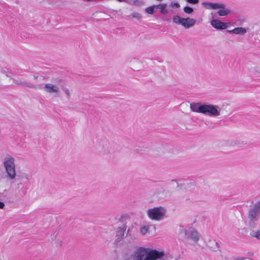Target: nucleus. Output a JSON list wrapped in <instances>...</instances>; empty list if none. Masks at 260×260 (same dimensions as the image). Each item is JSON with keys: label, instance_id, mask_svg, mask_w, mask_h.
<instances>
[{"label": "nucleus", "instance_id": "nucleus-23", "mask_svg": "<svg viewBox=\"0 0 260 260\" xmlns=\"http://www.w3.org/2000/svg\"><path fill=\"white\" fill-rule=\"evenodd\" d=\"M170 7L172 8H178L180 7V4L177 2H172L170 4Z\"/></svg>", "mask_w": 260, "mask_h": 260}, {"label": "nucleus", "instance_id": "nucleus-25", "mask_svg": "<svg viewBox=\"0 0 260 260\" xmlns=\"http://www.w3.org/2000/svg\"><path fill=\"white\" fill-rule=\"evenodd\" d=\"M253 236L254 237H255L257 239L260 240V230L259 231H256V232H255L253 234Z\"/></svg>", "mask_w": 260, "mask_h": 260}, {"label": "nucleus", "instance_id": "nucleus-2", "mask_svg": "<svg viewBox=\"0 0 260 260\" xmlns=\"http://www.w3.org/2000/svg\"><path fill=\"white\" fill-rule=\"evenodd\" d=\"M165 253L149 248L140 247L133 254V260H165Z\"/></svg>", "mask_w": 260, "mask_h": 260}, {"label": "nucleus", "instance_id": "nucleus-21", "mask_svg": "<svg viewBox=\"0 0 260 260\" xmlns=\"http://www.w3.org/2000/svg\"><path fill=\"white\" fill-rule=\"evenodd\" d=\"M184 12L187 14H191L193 12V9L188 6L183 8Z\"/></svg>", "mask_w": 260, "mask_h": 260}, {"label": "nucleus", "instance_id": "nucleus-12", "mask_svg": "<svg viewBox=\"0 0 260 260\" xmlns=\"http://www.w3.org/2000/svg\"><path fill=\"white\" fill-rule=\"evenodd\" d=\"M195 23L196 20L192 18H183L181 25L185 28H189L194 25Z\"/></svg>", "mask_w": 260, "mask_h": 260}, {"label": "nucleus", "instance_id": "nucleus-29", "mask_svg": "<svg viewBox=\"0 0 260 260\" xmlns=\"http://www.w3.org/2000/svg\"><path fill=\"white\" fill-rule=\"evenodd\" d=\"M133 17H136L139 18L140 16V15H139V14H137V16H135L134 14H133Z\"/></svg>", "mask_w": 260, "mask_h": 260}, {"label": "nucleus", "instance_id": "nucleus-11", "mask_svg": "<svg viewBox=\"0 0 260 260\" xmlns=\"http://www.w3.org/2000/svg\"><path fill=\"white\" fill-rule=\"evenodd\" d=\"M126 230V226L125 225H122L117 229L116 233V237L117 241H120L122 240L125 235Z\"/></svg>", "mask_w": 260, "mask_h": 260}, {"label": "nucleus", "instance_id": "nucleus-17", "mask_svg": "<svg viewBox=\"0 0 260 260\" xmlns=\"http://www.w3.org/2000/svg\"><path fill=\"white\" fill-rule=\"evenodd\" d=\"M183 18L178 15H175L173 17V21L176 24L181 25Z\"/></svg>", "mask_w": 260, "mask_h": 260}, {"label": "nucleus", "instance_id": "nucleus-13", "mask_svg": "<svg viewBox=\"0 0 260 260\" xmlns=\"http://www.w3.org/2000/svg\"><path fill=\"white\" fill-rule=\"evenodd\" d=\"M167 5L166 4H160L156 6V8L157 9H159L160 13L162 14H166L168 13V10L167 9Z\"/></svg>", "mask_w": 260, "mask_h": 260}, {"label": "nucleus", "instance_id": "nucleus-16", "mask_svg": "<svg viewBox=\"0 0 260 260\" xmlns=\"http://www.w3.org/2000/svg\"><path fill=\"white\" fill-rule=\"evenodd\" d=\"M61 86H62V85ZM61 88L62 89V91L64 92L67 98H70L72 95L71 90L69 88L66 87L63 88L62 87H61Z\"/></svg>", "mask_w": 260, "mask_h": 260}, {"label": "nucleus", "instance_id": "nucleus-6", "mask_svg": "<svg viewBox=\"0 0 260 260\" xmlns=\"http://www.w3.org/2000/svg\"><path fill=\"white\" fill-rule=\"evenodd\" d=\"M166 212L167 210L165 207L158 206L148 209L147 215L150 219L159 221L165 217Z\"/></svg>", "mask_w": 260, "mask_h": 260}, {"label": "nucleus", "instance_id": "nucleus-28", "mask_svg": "<svg viewBox=\"0 0 260 260\" xmlns=\"http://www.w3.org/2000/svg\"><path fill=\"white\" fill-rule=\"evenodd\" d=\"M5 206V204L3 202L0 201V209H3Z\"/></svg>", "mask_w": 260, "mask_h": 260}, {"label": "nucleus", "instance_id": "nucleus-27", "mask_svg": "<svg viewBox=\"0 0 260 260\" xmlns=\"http://www.w3.org/2000/svg\"><path fill=\"white\" fill-rule=\"evenodd\" d=\"M254 205L256 207L258 210L260 211V199L256 201Z\"/></svg>", "mask_w": 260, "mask_h": 260}, {"label": "nucleus", "instance_id": "nucleus-3", "mask_svg": "<svg viewBox=\"0 0 260 260\" xmlns=\"http://www.w3.org/2000/svg\"><path fill=\"white\" fill-rule=\"evenodd\" d=\"M64 81L60 78H55L43 85V90L47 94L54 98L59 97L61 94V87Z\"/></svg>", "mask_w": 260, "mask_h": 260}, {"label": "nucleus", "instance_id": "nucleus-30", "mask_svg": "<svg viewBox=\"0 0 260 260\" xmlns=\"http://www.w3.org/2000/svg\"><path fill=\"white\" fill-rule=\"evenodd\" d=\"M214 243H215V245L217 246V247H218V243L217 242H214Z\"/></svg>", "mask_w": 260, "mask_h": 260}, {"label": "nucleus", "instance_id": "nucleus-26", "mask_svg": "<svg viewBox=\"0 0 260 260\" xmlns=\"http://www.w3.org/2000/svg\"><path fill=\"white\" fill-rule=\"evenodd\" d=\"M186 2L193 5H196L199 3V0H186Z\"/></svg>", "mask_w": 260, "mask_h": 260}, {"label": "nucleus", "instance_id": "nucleus-4", "mask_svg": "<svg viewBox=\"0 0 260 260\" xmlns=\"http://www.w3.org/2000/svg\"><path fill=\"white\" fill-rule=\"evenodd\" d=\"M3 164L7 177L10 180H14L16 176L14 157L9 154L6 155L4 158Z\"/></svg>", "mask_w": 260, "mask_h": 260}, {"label": "nucleus", "instance_id": "nucleus-10", "mask_svg": "<svg viewBox=\"0 0 260 260\" xmlns=\"http://www.w3.org/2000/svg\"><path fill=\"white\" fill-rule=\"evenodd\" d=\"M12 80L13 81L14 83L17 85L22 86L24 87H29V88H35V85H33V84L23 80L22 79L20 78H14L13 77Z\"/></svg>", "mask_w": 260, "mask_h": 260}, {"label": "nucleus", "instance_id": "nucleus-22", "mask_svg": "<svg viewBox=\"0 0 260 260\" xmlns=\"http://www.w3.org/2000/svg\"><path fill=\"white\" fill-rule=\"evenodd\" d=\"M55 244L56 247H61L62 245L63 241L61 239H57L55 241Z\"/></svg>", "mask_w": 260, "mask_h": 260}, {"label": "nucleus", "instance_id": "nucleus-19", "mask_svg": "<svg viewBox=\"0 0 260 260\" xmlns=\"http://www.w3.org/2000/svg\"><path fill=\"white\" fill-rule=\"evenodd\" d=\"M150 228L149 225H144L141 228L140 233L142 235H145L149 231Z\"/></svg>", "mask_w": 260, "mask_h": 260}, {"label": "nucleus", "instance_id": "nucleus-7", "mask_svg": "<svg viewBox=\"0 0 260 260\" xmlns=\"http://www.w3.org/2000/svg\"><path fill=\"white\" fill-rule=\"evenodd\" d=\"M185 235L188 239L191 240L193 244L197 243L201 237V235L194 229H190L186 231Z\"/></svg>", "mask_w": 260, "mask_h": 260}, {"label": "nucleus", "instance_id": "nucleus-20", "mask_svg": "<svg viewBox=\"0 0 260 260\" xmlns=\"http://www.w3.org/2000/svg\"><path fill=\"white\" fill-rule=\"evenodd\" d=\"M2 73L5 74L6 77L10 78L11 79H12L13 74L8 70L3 69L2 71Z\"/></svg>", "mask_w": 260, "mask_h": 260}, {"label": "nucleus", "instance_id": "nucleus-9", "mask_svg": "<svg viewBox=\"0 0 260 260\" xmlns=\"http://www.w3.org/2000/svg\"><path fill=\"white\" fill-rule=\"evenodd\" d=\"M211 24L214 28L222 30L228 28L230 23H224L218 19H214L211 21Z\"/></svg>", "mask_w": 260, "mask_h": 260}, {"label": "nucleus", "instance_id": "nucleus-15", "mask_svg": "<svg viewBox=\"0 0 260 260\" xmlns=\"http://www.w3.org/2000/svg\"><path fill=\"white\" fill-rule=\"evenodd\" d=\"M250 30L248 28L246 27H237L230 31V32H246Z\"/></svg>", "mask_w": 260, "mask_h": 260}, {"label": "nucleus", "instance_id": "nucleus-14", "mask_svg": "<svg viewBox=\"0 0 260 260\" xmlns=\"http://www.w3.org/2000/svg\"><path fill=\"white\" fill-rule=\"evenodd\" d=\"M250 72L253 75L260 77V66H255L250 69Z\"/></svg>", "mask_w": 260, "mask_h": 260}, {"label": "nucleus", "instance_id": "nucleus-8", "mask_svg": "<svg viewBox=\"0 0 260 260\" xmlns=\"http://www.w3.org/2000/svg\"><path fill=\"white\" fill-rule=\"evenodd\" d=\"M259 217L260 211L258 210L256 207L253 205L248 211V218L250 221L254 222L257 221Z\"/></svg>", "mask_w": 260, "mask_h": 260}, {"label": "nucleus", "instance_id": "nucleus-1", "mask_svg": "<svg viewBox=\"0 0 260 260\" xmlns=\"http://www.w3.org/2000/svg\"><path fill=\"white\" fill-rule=\"evenodd\" d=\"M190 109L193 112L201 113L211 117H217L221 115V109L216 105L192 102L190 104Z\"/></svg>", "mask_w": 260, "mask_h": 260}, {"label": "nucleus", "instance_id": "nucleus-24", "mask_svg": "<svg viewBox=\"0 0 260 260\" xmlns=\"http://www.w3.org/2000/svg\"><path fill=\"white\" fill-rule=\"evenodd\" d=\"M21 178L28 180L29 179V175L26 173H23L21 174Z\"/></svg>", "mask_w": 260, "mask_h": 260}, {"label": "nucleus", "instance_id": "nucleus-18", "mask_svg": "<svg viewBox=\"0 0 260 260\" xmlns=\"http://www.w3.org/2000/svg\"><path fill=\"white\" fill-rule=\"evenodd\" d=\"M156 10H157L156 6H152L147 8L145 9V12L148 14H152L155 12Z\"/></svg>", "mask_w": 260, "mask_h": 260}, {"label": "nucleus", "instance_id": "nucleus-5", "mask_svg": "<svg viewBox=\"0 0 260 260\" xmlns=\"http://www.w3.org/2000/svg\"><path fill=\"white\" fill-rule=\"evenodd\" d=\"M201 5L208 10H218L217 14L221 17L226 16L231 12L230 10L221 3L203 2L201 3Z\"/></svg>", "mask_w": 260, "mask_h": 260}]
</instances>
